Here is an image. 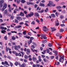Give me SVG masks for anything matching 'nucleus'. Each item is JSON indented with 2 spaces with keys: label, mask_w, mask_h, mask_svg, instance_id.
Instances as JSON below:
<instances>
[{
  "label": "nucleus",
  "mask_w": 67,
  "mask_h": 67,
  "mask_svg": "<svg viewBox=\"0 0 67 67\" xmlns=\"http://www.w3.org/2000/svg\"><path fill=\"white\" fill-rule=\"evenodd\" d=\"M11 32H12V33H15V34L17 33V32L15 31H11Z\"/></svg>",
  "instance_id": "55"
},
{
  "label": "nucleus",
  "mask_w": 67,
  "mask_h": 67,
  "mask_svg": "<svg viewBox=\"0 0 67 67\" xmlns=\"http://www.w3.org/2000/svg\"><path fill=\"white\" fill-rule=\"evenodd\" d=\"M37 6H38L36 4H35V5H34L35 8H37Z\"/></svg>",
  "instance_id": "56"
},
{
  "label": "nucleus",
  "mask_w": 67,
  "mask_h": 67,
  "mask_svg": "<svg viewBox=\"0 0 67 67\" xmlns=\"http://www.w3.org/2000/svg\"><path fill=\"white\" fill-rule=\"evenodd\" d=\"M31 16H33L34 15V13L32 12H31L30 13V14H29Z\"/></svg>",
  "instance_id": "23"
},
{
  "label": "nucleus",
  "mask_w": 67,
  "mask_h": 67,
  "mask_svg": "<svg viewBox=\"0 0 67 67\" xmlns=\"http://www.w3.org/2000/svg\"><path fill=\"white\" fill-rule=\"evenodd\" d=\"M3 14L4 16H5V15L7 16L8 14V10L7 9H5L4 10V12L3 13Z\"/></svg>",
  "instance_id": "6"
},
{
  "label": "nucleus",
  "mask_w": 67,
  "mask_h": 67,
  "mask_svg": "<svg viewBox=\"0 0 67 67\" xmlns=\"http://www.w3.org/2000/svg\"><path fill=\"white\" fill-rule=\"evenodd\" d=\"M40 36L42 37H44L45 36V35H44V34H40Z\"/></svg>",
  "instance_id": "44"
},
{
  "label": "nucleus",
  "mask_w": 67,
  "mask_h": 67,
  "mask_svg": "<svg viewBox=\"0 0 67 67\" xmlns=\"http://www.w3.org/2000/svg\"><path fill=\"white\" fill-rule=\"evenodd\" d=\"M39 6L41 7H44L45 6V5L44 4L42 3H40V4H39Z\"/></svg>",
  "instance_id": "16"
},
{
  "label": "nucleus",
  "mask_w": 67,
  "mask_h": 67,
  "mask_svg": "<svg viewBox=\"0 0 67 67\" xmlns=\"http://www.w3.org/2000/svg\"><path fill=\"white\" fill-rule=\"evenodd\" d=\"M51 32H53L54 31H55L57 30V29L55 28L54 27L51 28Z\"/></svg>",
  "instance_id": "14"
},
{
  "label": "nucleus",
  "mask_w": 67,
  "mask_h": 67,
  "mask_svg": "<svg viewBox=\"0 0 67 67\" xmlns=\"http://www.w3.org/2000/svg\"><path fill=\"white\" fill-rule=\"evenodd\" d=\"M25 25L26 26L28 27L29 26V25L27 23H25Z\"/></svg>",
  "instance_id": "54"
},
{
  "label": "nucleus",
  "mask_w": 67,
  "mask_h": 67,
  "mask_svg": "<svg viewBox=\"0 0 67 67\" xmlns=\"http://www.w3.org/2000/svg\"><path fill=\"white\" fill-rule=\"evenodd\" d=\"M43 38L44 39H46L47 38V37H46L45 35L43 36Z\"/></svg>",
  "instance_id": "58"
},
{
  "label": "nucleus",
  "mask_w": 67,
  "mask_h": 67,
  "mask_svg": "<svg viewBox=\"0 0 67 67\" xmlns=\"http://www.w3.org/2000/svg\"><path fill=\"white\" fill-rule=\"evenodd\" d=\"M64 30L63 29H61L60 30V32H64Z\"/></svg>",
  "instance_id": "29"
},
{
  "label": "nucleus",
  "mask_w": 67,
  "mask_h": 67,
  "mask_svg": "<svg viewBox=\"0 0 67 67\" xmlns=\"http://www.w3.org/2000/svg\"><path fill=\"white\" fill-rule=\"evenodd\" d=\"M32 59L33 61H35V60H37V59L36 58H34V57H33L32 58Z\"/></svg>",
  "instance_id": "33"
},
{
  "label": "nucleus",
  "mask_w": 67,
  "mask_h": 67,
  "mask_svg": "<svg viewBox=\"0 0 67 67\" xmlns=\"http://www.w3.org/2000/svg\"><path fill=\"white\" fill-rule=\"evenodd\" d=\"M5 50L7 52H8V47H5Z\"/></svg>",
  "instance_id": "59"
},
{
  "label": "nucleus",
  "mask_w": 67,
  "mask_h": 67,
  "mask_svg": "<svg viewBox=\"0 0 67 67\" xmlns=\"http://www.w3.org/2000/svg\"><path fill=\"white\" fill-rule=\"evenodd\" d=\"M4 63L5 64H6V65H7L8 66H9V64H8V62H7V61H5Z\"/></svg>",
  "instance_id": "26"
},
{
  "label": "nucleus",
  "mask_w": 67,
  "mask_h": 67,
  "mask_svg": "<svg viewBox=\"0 0 67 67\" xmlns=\"http://www.w3.org/2000/svg\"><path fill=\"white\" fill-rule=\"evenodd\" d=\"M21 3L24 4L25 3V0H21Z\"/></svg>",
  "instance_id": "24"
},
{
  "label": "nucleus",
  "mask_w": 67,
  "mask_h": 67,
  "mask_svg": "<svg viewBox=\"0 0 67 67\" xmlns=\"http://www.w3.org/2000/svg\"><path fill=\"white\" fill-rule=\"evenodd\" d=\"M7 8V4L6 3H4L3 4V8L1 10L3 12L4 11V10Z\"/></svg>",
  "instance_id": "1"
},
{
  "label": "nucleus",
  "mask_w": 67,
  "mask_h": 67,
  "mask_svg": "<svg viewBox=\"0 0 67 67\" xmlns=\"http://www.w3.org/2000/svg\"><path fill=\"white\" fill-rule=\"evenodd\" d=\"M43 30L44 32H46L48 30V29L47 28V27L44 26L43 27Z\"/></svg>",
  "instance_id": "4"
},
{
  "label": "nucleus",
  "mask_w": 67,
  "mask_h": 67,
  "mask_svg": "<svg viewBox=\"0 0 67 67\" xmlns=\"http://www.w3.org/2000/svg\"><path fill=\"white\" fill-rule=\"evenodd\" d=\"M14 48L15 50H16V51H18V47L17 46H15L14 47Z\"/></svg>",
  "instance_id": "19"
},
{
  "label": "nucleus",
  "mask_w": 67,
  "mask_h": 67,
  "mask_svg": "<svg viewBox=\"0 0 67 67\" xmlns=\"http://www.w3.org/2000/svg\"><path fill=\"white\" fill-rule=\"evenodd\" d=\"M29 60L30 61H32V59L31 58V57L29 56Z\"/></svg>",
  "instance_id": "30"
},
{
  "label": "nucleus",
  "mask_w": 67,
  "mask_h": 67,
  "mask_svg": "<svg viewBox=\"0 0 67 67\" xmlns=\"http://www.w3.org/2000/svg\"><path fill=\"white\" fill-rule=\"evenodd\" d=\"M53 4V2H52L51 1H50L49 2V3L47 4V5L49 7H51V5H52Z\"/></svg>",
  "instance_id": "7"
},
{
  "label": "nucleus",
  "mask_w": 67,
  "mask_h": 67,
  "mask_svg": "<svg viewBox=\"0 0 67 67\" xmlns=\"http://www.w3.org/2000/svg\"><path fill=\"white\" fill-rule=\"evenodd\" d=\"M10 65L11 67L13 66V64L11 62H10Z\"/></svg>",
  "instance_id": "48"
},
{
  "label": "nucleus",
  "mask_w": 67,
  "mask_h": 67,
  "mask_svg": "<svg viewBox=\"0 0 67 67\" xmlns=\"http://www.w3.org/2000/svg\"><path fill=\"white\" fill-rule=\"evenodd\" d=\"M34 4L32 2H29V5L30 4V5H33Z\"/></svg>",
  "instance_id": "61"
},
{
  "label": "nucleus",
  "mask_w": 67,
  "mask_h": 67,
  "mask_svg": "<svg viewBox=\"0 0 67 67\" xmlns=\"http://www.w3.org/2000/svg\"><path fill=\"white\" fill-rule=\"evenodd\" d=\"M31 24H32L33 25H35V22L34 21H33L31 23Z\"/></svg>",
  "instance_id": "39"
},
{
  "label": "nucleus",
  "mask_w": 67,
  "mask_h": 67,
  "mask_svg": "<svg viewBox=\"0 0 67 67\" xmlns=\"http://www.w3.org/2000/svg\"><path fill=\"white\" fill-rule=\"evenodd\" d=\"M7 58H8L9 59H11V58L9 56V55H8V56H7Z\"/></svg>",
  "instance_id": "57"
},
{
  "label": "nucleus",
  "mask_w": 67,
  "mask_h": 67,
  "mask_svg": "<svg viewBox=\"0 0 67 67\" xmlns=\"http://www.w3.org/2000/svg\"><path fill=\"white\" fill-rule=\"evenodd\" d=\"M48 46L49 47H52V44H51L50 43H49L48 44Z\"/></svg>",
  "instance_id": "53"
},
{
  "label": "nucleus",
  "mask_w": 67,
  "mask_h": 67,
  "mask_svg": "<svg viewBox=\"0 0 67 67\" xmlns=\"http://www.w3.org/2000/svg\"><path fill=\"white\" fill-rule=\"evenodd\" d=\"M60 26L62 27H63V26H65V25L64 24H60Z\"/></svg>",
  "instance_id": "63"
},
{
  "label": "nucleus",
  "mask_w": 67,
  "mask_h": 67,
  "mask_svg": "<svg viewBox=\"0 0 67 67\" xmlns=\"http://www.w3.org/2000/svg\"><path fill=\"white\" fill-rule=\"evenodd\" d=\"M40 66V65L39 64H37V65H36V67H39Z\"/></svg>",
  "instance_id": "64"
},
{
  "label": "nucleus",
  "mask_w": 67,
  "mask_h": 67,
  "mask_svg": "<svg viewBox=\"0 0 67 67\" xmlns=\"http://www.w3.org/2000/svg\"><path fill=\"white\" fill-rule=\"evenodd\" d=\"M4 38L6 40H7V36H5V37H4Z\"/></svg>",
  "instance_id": "51"
},
{
  "label": "nucleus",
  "mask_w": 67,
  "mask_h": 67,
  "mask_svg": "<svg viewBox=\"0 0 67 67\" xmlns=\"http://www.w3.org/2000/svg\"><path fill=\"white\" fill-rule=\"evenodd\" d=\"M56 36L57 37H59L60 36V34L59 33H57L56 34Z\"/></svg>",
  "instance_id": "43"
},
{
  "label": "nucleus",
  "mask_w": 67,
  "mask_h": 67,
  "mask_svg": "<svg viewBox=\"0 0 67 67\" xmlns=\"http://www.w3.org/2000/svg\"><path fill=\"white\" fill-rule=\"evenodd\" d=\"M26 18H29V17H31V16L29 14L27 15H26Z\"/></svg>",
  "instance_id": "27"
},
{
  "label": "nucleus",
  "mask_w": 67,
  "mask_h": 67,
  "mask_svg": "<svg viewBox=\"0 0 67 67\" xmlns=\"http://www.w3.org/2000/svg\"><path fill=\"white\" fill-rule=\"evenodd\" d=\"M46 50H47V53H49V49H48L47 48Z\"/></svg>",
  "instance_id": "46"
},
{
  "label": "nucleus",
  "mask_w": 67,
  "mask_h": 67,
  "mask_svg": "<svg viewBox=\"0 0 67 67\" xmlns=\"http://www.w3.org/2000/svg\"><path fill=\"white\" fill-rule=\"evenodd\" d=\"M34 39V38L33 37H31L30 38V41L28 42V43L29 46L30 44L31 43H32V40H33Z\"/></svg>",
  "instance_id": "3"
},
{
  "label": "nucleus",
  "mask_w": 67,
  "mask_h": 67,
  "mask_svg": "<svg viewBox=\"0 0 67 67\" xmlns=\"http://www.w3.org/2000/svg\"><path fill=\"white\" fill-rule=\"evenodd\" d=\"M12 38L13 40L15 41L16 39V38L15 37V36H12Z\"/></svg>",
  "instance_id": "21"
},
{
  "label": "nucleus",
  "mask_w": 67,
  "mask_h": 67,
  "mask_svg": "<svg viewBox=\"0 0 67 67\" xmlns=\"http://www.w3.org/2000/svg\"><path fill=\"white\" fill-rule=\"evenodd\" d=\"M4 27L1 26L0 27V29L2 30H3L4 29Z\"/></svg>",
  "instance_id": "38"
},
{
  "label": "nucleus",
  "mask_w": 67,
  "mask_h": 67,
  "mask_svg": "<svg viewBox=\"0 0 67 67\" xmlns=\"http://www.w3.org/2000/svg\"><path fill=\"white\" fill-rule=\"evenodd\" d=\"M15 22L18 24V23H19V21L18 20H17L15 19Z\"/></svg>",
  "instance_id": "47"
},
{
  "label": "nucleus",
  "mask_w": 67,
  "mask_h": 67,
  "mask_svg": "<svg viewBox=\"0 0 67 67\" xmlns=\"http://www.w3.org/2000/svg\"><path fill=\"white\" fill-rule=\"evenodd\" d=\"M43 42L44 43H46L47 42V40H43Z\"/></svg>",
  "instance_id": "50"
},
{
  "label": "nucleus",
  "mask_w": 67,
  "mask_h": 67,
  "mask_svg": "<svg viewBox=\"0 0 67 67\" xmlns=\"http://www.w3.org/2000/svg\"><path fill=\"white\" fill-rule=\"evenodd\" d=\"M10 19L11 20H13L14 19V17L13 16H11Z\"/></svg>",
  "instance_id": "35"
},
{
  "label": "nucleus",
  "mask_w": 67,
  "mask_h": 67,
  "mask_svg": "<svg viewBox=\"0 0 67 67\" xmlns=\"http://www.w3.org/2000/svg\"><path fill=\"white\" fill-rule=\"evenodd\" d=\"M28 35L30 36H31V35H32V34L30 32H29L28 33Z\"/></svg>",
  "instance_id": "42"
},
{
  "label": "nucleus",
  "mask_w": 67,
  "mask_h": 67,
  "mask_svg": "<svg viewBox=\"0 0 67 67\" xmlns=\"http://www.w3.org/2000/svg\"><path fill=\"white\" fill-rule=\"evenodd\" d=\"M15 54V55L16 56H19L20 57L21 56V54L20 53H16Z\"/></svg>",
  "instance_id": "12"
},
{
  "label": "nucleus",
  "mask_w": 67,
  "mask_h": 67,
  "mask_svg": "<svg viewBox=\"0 0 67 67\" xmlns=\"http://www.w3.org/2000/svg\"><path fill=\"white\" fill-rule=\"evenodd\" d=\"M4 1L3 0L0 1V7L2 8L3 6V4L4 3Z\"/></svg>",
  "instance_id": "5"
},
{
  "label": "nucleus",
  "mask_w": 67,
  "mask_h": 67,
  "mask_svg": "<svg viewBox=\"0 0 67 67\" xmlns=\"http://www.w3.org/2000/svg\"><path fill=\"white\" fill-rule=\"evenodd\" d=\"M56 8L57 9H61L62 8V7L60 6H58L56 7Z\"/></svg>",
  "instance_id": "20"
},
{
  "label": "nucleus",
  "mask_w": 67,
  "mask_h": 67,
  "mask_svg": "<svg viewBox=\"0 0 67 67\" xmlns=\"http://www.w3.org/2000/svg\"><path fill=\"white\" fill-rule=\"evenodd\" d=\"M20 16H24V14L22 12H21L20 13V14H19Z\"/></svg>",
  "instance_id": "15"
},
{
  "label": "nucleus",
  "mask_w": 67,
  "mask_h": 67,
  "mask_svg": "<svg viewBox=\"0 0 67 67\" xmlns=\"http://www.w3.org/2000/svg\"><path fill=\"white\" fill-rule=\"evenodd\" d=\"M20 53L21 54H22V55H21V56L22 57H23L24 55V53L23 52H21Z\"/></svg>",
  "instance_id": "36"
},
{
  "label": "nucleus",
  "mask_w": 67,
  "mask_h": 67,
  "mask_svg": "<svg viewBox=\"0 0 67 67\" xmlns=\"http://www.w3.org/2000/svg\"><path fill=\"white\" fill-rule=\"evenodd\" d=\"M19 64V63H18L17 61H16L15 62V66H17Z\"/></svg>",
  "instance_id": "22"
},
{
  "label": "nucleus",
  "mask_w": 67,
  "mask_h": 67,
  "mask_svg": "<svg viewBox=\"0 0 67 67\" xmlns=\"http://www.w3.org/2000/svg\"><path fill=\"white\" fill-rule=\"evenodd\" d=\"M30 56L31 57V55H29L28 56L27 55H24V58H25V59H27L29 58V57Z\"/></svg>",
  "instance_id": "13"
},
{
  "label": "nucleus",
  "mask_w": 67,
  "mask_h": 67,
  "mask_svg": "<svg viewBox=\"0 0 67 67\" xmlns=\"http://www.w3.org/2000/svg\"><path fill=\"white\" fill-rule=\"evenodd\" d=\"M44 12V10L43 9H42L41 10V11H40V13H42Z\"/></svg>",
  "instance_id": "52"
},
{
  "label": "nucleus",
  "mask_w": 67,
  "mask_h": 67,
  "mask_svg": "<svg viewBox=\"0 0 67 67\" xmlns=\"http://www.w3.org/2000/svg\"><path fill=\"white\" fill-rule=\"evenodd\" d=\"M1 32L2 34H5V32H6V31L5 30H1Z\"/></svg>",
  "instance_id": "25"
},
{
  "label": "nucleus",
  "mask_w": 67,
  "mask_h": 67,
  "mask_svg": "<svg viewBox=\"0 0 67 67\" xmlns=\"http://www.w3.org/2000/svg\"><path fill=\"white\" fill-rule=\"evenodd\" d=\"M24 37H25L26 38H27L29 39L30 38V36H24Z\"/></svg>",
  "instance_id": "28"
},
{
  "label": "nucleus",
  "mask_w": 67,
  "mask_h": 67,
  "mask_svg": "<svg viewBox=\"0 0 67 67\" xmlns=\"http://www.w3.org/2000/svg\"><path fill=\"white\" fill-rule=\"evenodd\" d=\"M16 19L19 21H22V17H21L20 16H17L16 17Z\"/></svg>",
  "instance_id": "8"
},
{
  "label": "nucleus",
  "mask_w": 67,
  "mask_h": 67,
  "mask_svg": "<svg viewBox=\"0 0 67 67\" xmlns=\"http://www.w3.org/2000/svg\"><path fill=\"white\" fill-rule=\"evenodd\" d=\"M26 64L25 63H24L21 64V67H25V66H26Z\"/></svg>",
  "instance_id": "18"
},
{
  "label": "nucleus",
  "mask_w": 67,
  "mask_h": 67,
  "mask_svg": "<svg viewBox=\"0 0 67 67\" xmlns=\"http://www.w3.org/2000/svg\"><path fill=\"white\" fill-rule=\"evenodd\" d=\"M64 18V16L63 15H61L60 16V18L61 19H62Z\"/></svg>",
  "instance_id": "32"
},
{
  "label": "nucleus",
  "mask_w": 67,
  "mask_h": 67,
  "mask_svg": "<svg viewBox=\"0 0 67 67\" xmlns=\"http://www.w3.org/2000/svg\"><path fill=\"white\" fill-rule=\"evenodd\" d=\"M13 6L14 7H15V8H16V9H17L18 8V7L16 5L14 4H13Z\"/></svg>",
  "instance_id": "34"
},
{
  "label": "nucleus",
  "mask_w": 67,
  "mask_h": 67,
  "mask_svg": "<svg viewBox=\"0 0 67 67\" xmlns=\"http://www.w3.org/2000/svg\"><path fill=\"white\" fill-rule=\"evenodd\" d=\"M21 27H22V26H18V27H16L17 28V29H19V28H20Z\"/></svg>",
  "instance_id": "60"
},
{
  "label": "nucleus",
  "mask_w": 67,
  "mask_h": 67,
  "mask_svg": "<svg viewBox=\"0 0 67 67\" xmlns=\"http://www.w3.org/2000/svg\"><path fill=\"white\" fill-rule=\"evenodd\" d=\"M34 16L36 17H40L39 14L38 13H36L34 14Z\"/></svg>",
  "instance_id": "10"
},
{
  "label": "nucleus",
  "mask_w": 67,
  "mask_h": 67,
  "mask_svg": "<svg viewBox=\"0 0 67 67\" xmlns=\"http://www.w3.org/2000/svg\"><path fill=\"white\" fill-rule=\"evenodd\" d=\"M19 9H20L21 10H22L23 11L24 10V9L23 8H21L20 7H19Z\"/></svg>",
  "instance_id": "62"
},
{
  "label": "nucleus",
  "mask_w": 67,
  "mask_h": 67,
  "mask_svg": "<svg viewBox=\"0 0 67 67\" xmlns=\"http://www.w3.org/2000/svg\"><path fill=\"white\" fill-rule=\"evenodd\" d=\"M26 54L28 55H29V54L30 53V51L29 49H27L26 50Z\"/></svg>",
  "instance_id": "9"
},
{
  "label": "nucleus",
  "mask_w": 67,
  "mask_h": 67,
  "mask_svg": "<svg viewBox=\"0 0 67 67\" xmlns=\"http://www.w3.org/2000/svg\"><path fill=\"white\" fill-rule=\"evenodd\" d=\"M21 2L20 0H17L16 2L18 4H19Z\"/></svg>",
  "instance_id": "31"
},
{
  "label": "nucleus",
  "mask_w": 67,
  "mask_h": 67,
  "mask_svg": "<svg viewBox=\"0 0 67 67\" xmlns=\"http://www.w3.org/2000/svg\"><path fill=\"white\" fill-rule=\"evenodd\" d=\"M48 8H46V10H44V11L46 12H47V11H48Z\"/></svg>",
  "instance_id": "45"
},
{
  "label": "nucleus",
  "mask_w": 67,
  "mask_h": 67,
  "mask_svg": "<svg viewBox=\"0 0 67 67\" xmlns=\"http://www.w3.org/2000/svg\"><path fill=\"white\" fill-rule=\"evenodd\" d=\"M18 35L19 36V37H21L23 36V35L22 33L20 32H19L18 33Z\"/></svg>",
  "instance_id": "17"
},
{
  "label": "nucleus",
  "mask_w": 67,
  "mask_h": 67,
  "mask_svg": "<svg viewBox=\"0 0 67 67\" xmlns=\"http://www.w3.org/2000/svg\"><path fill=\"white\" fill-rule=\"evenodd\" d=\"M51 16L52 17V18H54L55 17V16L54 14H51Z\"/></svg>",
  "instance_id": "37"
},
{
  "label": "nucleus",
  "mask_w": 67,
  "mask_h": 67,
  "mask_svg": "<svg viewBox=\"0 0 67 67\" xmlns=\"http://www.w3.org/2000/svg\"><path fill=\"white\" fill-rule=\"evenodd\" d=\"M60 58L59 59V61L60 62H61L62 63L64 62V56H62V57L61 56H60Z\"/></svg>",
  "instance_id": "2"
},
{
  "label": "nucleus",
  "mask_w": 67,
  "mask_h": 67,
  "mask_svg": "<svg viewBox=\"0 0 67 67\" xmlns=\"http://www.w3.org/2000/svg\"><path fill=\"white\" fill-rule=\"evenodd\" d=\"M41 10V8H39V7H38L37 8V9H36V10Z\"/></svg>",
  "instance_id": "41"
},
{
  "label": "nucleus",
  "mask_w": 67,
  "mask_h": 67,
  "mask_svg": "<svg viewBox=\"0 0 67 67\" xmlns=\"http://www.w3.org/2000/svg\"><path fill=\"white\" fill-rule=\"evenodd\" d=\"M54 58V56H51L50 57L51 59H53Z\"/></svg>",
  "instance_id": "49"
},
{
  "label": "nucleus",
  "mask_w": 67,
  "mask_h": 67,
  "mask_svg": "<svg viewBox=\"0 0 67 67\" xmlns=\"http://www.w3.org/2000/svg\"><path fill=\"white\" fill-rule=\"evenodd\" d=\"M23 34L24 35H26V31H23Z\"/></svg>",
  "instance_id": "40"
},
{
  "label": "nucleus",
  "mask_w": 67,
  "mask_h": 67,
  "mask_svg": "<svg viewBox=\"0 0 67 67\" xmlns=\"http://www.w3.org/2000/svg\"><path fill=\"white\" fill-rule=\"evenodd\" d=\"M53 53H54V55L55 56H56L58 54V52L57 51H53Z\"/></svg>",
  "instance_id": "11"
}]
</instances>
